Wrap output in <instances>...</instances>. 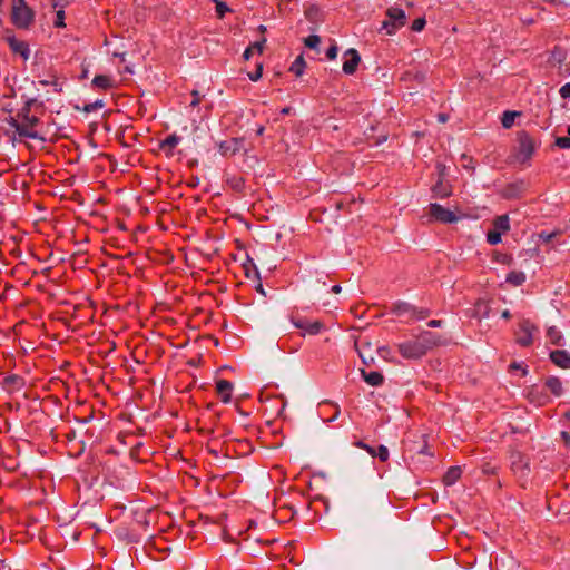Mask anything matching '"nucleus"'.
<instances>
[{
  "mask_svg": "<svg viewBox=\"0 0 570 570\" xmlns=\"http://www.w3.org/2000/svg\"><path fill=\"white\" fill-rule=\"evenodd\" d=\"M501 235H502V233H500V232H497L494 229L490 230L487 235V240L491 245H497L501 242Z\"/></svg>",
  "mask_w": 570,
  "mask_h": 570,
  "instance_id": "obj_30",
  "label": "nucleus"
},
{
  "mask_svg": "<svg viewBox=\"0 0 570 570\" xmlns=\"http://www.w3.org/2000/svg\"><path fill=\"white\" fill-rule=\"evenodd\" d=\"M7 42L11 51L19 55L23 60H28L30 57V49L26 41L17 39L14 36L7 37Z\"/></svg>",
  "mask_w": 570,
  "mask_h": 570,
  "instance_id": "obj_10",
  "label": "nucleus"
},
{
  "mask_svg": "<svg viewBox=\"0 0 570 570\" xmlns=\"http://www.w3.org/2000/svg\"><path fill=\"white\" fill-rule=\"evenodd\" d=\"M515 157L520 163L528 161L535 151L537 144L534 139L525 131L518 132Z\"/></svg>",
  "mask_w": 570,
  "mask_h": 570,
  "instance_id": "obj_4",
  "label": "nucleus"
},
{
  "mask_svg": "<svg viewBox=\"0 0 570 570\" xmlns=\"http://www.w3.org/2000/svg\"><path fill=\"white\" fill-rule=\"evenodd\" d=\"M33 11L24 0H12V22L17 28L28 29L33 22Z\"/></svg>",
  "mask_w": 570,
  "mask_h": 570,
  "instance_id": "obj_2",
  "label": "nucleus"
},
{
  "mask_svg": "<svg viewBox=\"0 0 570 570\" xmlns=\"http://www.w3.org/2000/svg\"><path fill=\"white\" fill-rule=\"evenodd\" d=\"M63 19H65V12H63V10H59L57 12V20L55 22V26L56 27H65Z\"/></svg>",
  "mask_w": 570,
  "mask_h": 570,
  "instance_id": "obj_37",
  "label": "nucleus"
},
{
  "mask_svg": "<svg viewBox=\"0 0 570 570\" xmlns=\"http://www.w3.org/2000/svg\"><path fill=\"white\" fill-rule=\"evenodd\" d=\"M92 86L106 90L112 87V80L108 76L98 75L92 79Z\"/></svg>",
  "mask_w": 570,
  "mask_h": 570,
  "instance_id": "obj_22",
  "label": "nucleus"
},
{
  "mask_svg": "<svg viewBox=\"0 0 570 570\" xmlns=\"http://www.w3.org/2000/svg\"><path fill=\"white\" fill-rule=\"evenodd\" d=\"M262 72H263V66L259 63V65L257 66L256 71H254V72H249V73H248V77H249V79H250L252 81H257L258 79H261V77H262Z\"/></svg>",
  "mask_w": 570,
  "mask_h": 570,
  "instance_id": "obj_34",
  "label": "nucleus"
},
{
  "mask_svg": "<svg viewBox=\"0 0 570 570\" xmlns=\"http://www.w3.org/2000/svg\"><path fill=\"white\" fill-rule=\"evenodd\" d=\"M426 21L424 18H417L412 22L411 29L414 32H420L424 29Z\"/></svg>",
  "mask_w": 570,
  "mask_h": 570,
  "instance_id": "obj_32",
  "label": "nucleus"
},
{
  "mask_svg": "<svg viewBox=\"0 0 570 570\" xmlns=\"http://www.w3.org/2000/svg\"><path fill=\"white\" fill-rule=\"evenodd\" d=\"M529 399H530L531 402L535 401L534 397H533V393L532 392L529 393Z\"/></svg>",
  "mask_w": 570,
  "mask_h": 570,
  "instance_id": "obj_51",
  "label": "nucleus"
},
{
  "mask_svg": "<svg viewBox=\"0 0 570 570\" xmlns=\"http://www.w3.org/2000/svg\"><path fill=\"white\" fill-rule=\"evenodd\" d=\"M547 337L553 345L562 346L564 344L563 335L557 326H550L547 330Z\"/></svg>",
  "mask_w": 570,
  "mask_h": 570,
  "instance_id": "obj_16",
  "label": "nucleus"
},
{
  "mask_svg": "<svg viewBox=\"0 0 570 570\" xmlns=\"http://www.w3.org/2000/svg\"><path fill=\"white\" fill-rule=\"evenodd\" d=\"M546 386L547 389H549V391L556 395V396H560L563 392V386H562V382L559 377L557 376H549L547 380H546Z\"/></svg>",
  "mask_w": 570,
  "mask_h": 570,
  "instance_id": "obj_15",
  "label": "nucleus"
},
{
  "mask_svg": "<svg viewBox=\"0 0 570 570\" xmlns=\"http://www.w3.org/2000/svg\"><path fill=\"white\" fill-rule=\"evenodd\" d=\"M52 85L56 87L57 91H61V88L60 87L58 88V83L57 82H52Z\"/></svg>",
  "mask_w": 570,
  "mask_h": 570,
  "instance_id": "obj_52",
  "label": "nucleus"
},
{
  "mask_svg": "<svg viewBox=\"0 0 570 570\" xmlns=\"http://www.w3.org/2000/svg\"><path fill=\"white\" fill-rule=\"evenodd\" d=\"M429 222H439L443 224H451L458 222L461 216L455 212L444 208L442 205L433 203L429 206Z\"/></svg>",
  "mask_w": 570,
  "mask_h": 570,
  "instance_id": "obj_5",
  "label": "nucleus"
},
{
  "mask_svg": "<svg viewBox=\"0 0 570 570\" xmlns=\"http://www.w3.org/2000/svg\"><path fill=\"white\" fill-rule=\"evenodd\" d=\"M265 42H266V39L263 38L261 41H256L253 45H250L248 48H246V50L243 53L244 59L249 60L250 57L253 56V53H255V52L261 55L263 52Z\"/></svg>",
  "mask_w": 570,
  "mask_h": 570,
  "instance_id": "obj_20",
  "label": "nucleus"
},
{
  "mask_svg": "<svg viewBox=\"0 0 570 570\" xmlns=\"http://www.w3.org/2000/svg\"><path fill=\"white\" fill-rule=\"evenodd\" d=\"M482 305H484V308H485V311H484V313H483V317H488V315H489V311H488V309H489V308H488L487 303H485V302H483V301H479V302L476 303V307H478V308H480Z\"/></svg>",
  "mask_w": 570,
  "mask_h": 570,
  "instance_id": "obj_42",
  "label": "nucleus"
},
{
  "mask_svg": "<svg viewBox=\"0 0 570 570\" xmlns=\"http://www.w3.org/2000/svg\"><path fill=\"white\" fill-rule=\"evenodd\" d=\"M550 360L560 368H570V354L564 350H557L551 352Z\"/></svg>",
  "mask_w": 570,
  "mask_h": 570,
  "instance_id": "obj_13",
  "label": "nucleus"
},
{
  "mask_svg": "<svg viewBox=\"0 0 570 570\" xmlns=\"http://www.w3.org/2000/svg\"><path fill=\"white\" fill-rule=\"evenodd\" d=\"M520 114L517 111H504L501 118L502 126L504 128H511L514 124L515 117Z\"/></svg>",
  "mask_w": 570,
  "mask_h": 570,
  "instance_id": "obj_24",
  "label": "nucleus"
},
{
  "mask_svg": "<svg viewBox=\"0 0 570 570\" xmlns=\"http://www.w3.org/2000/svg\"><path fill=\"white\" fill-rule=\"evenodd\" d=\"M362 376H363L364 381L371 386H380L384 381L383 375L376 371H372V372L362 371Z\"/></svg>",
  "mask_w": 570,
  "mask_h": 570,
  "instance_id": "obj_17",
  "label": "nucleus"
},
{
  "mask_svg": "<svg viewBox=\"0 0 570 570\" xmlns=\"http://www.w3.org/2000/svg\"><path fill=\"white\" fill-rule=\"evenodd\" d=\"M341 291H342V288H341V286H340V285H334V286L332 287V292H333V293H335V294L341 293Z\"/></svg>",
  "mask_w": 570,
  "mask_h": 570,
  "instance_id": "obj_46",
  "label": "nucleus"
},
{
  "mask_svg": "<svg viewBox=\"0 0 570 570\" xmlns=\"http://www.w3.org/2000/svg\"><path fill=\"white\" fill-rule=\"evenodd\" d=\"M416 338L421 346L424 348L425 353H428L429 350L442 344L441 337L429 331L422 332Z\"/></svg>",
  "mask_w": 570,
  "mask_h": 570,
  "instance_id": "obj_11",
  "label": "nucleus"
},
{
  "mask_svg": "<svg viewBox=\"0 0 570 570\" xmlns=\"http://www.w3.org/2000/svg\"><path fill=\"white\" fill-rule=\"evenodd\" d=\"M289 111H291V108H289V107H285V108H283V109H282V111H281V112H282L283 115H288V114H289Z\"/></svg>",
  "mask_w": 570,
  "mask_h": 570,
  "instance_id": "obj_48",
  "label": "nucleus"
},
{
  "mask_svg": "<svg viewBox=\"0 0 570 570\" xmlns=\"http://www.w3.org/2000/svg\"><path fill=\"white\" fill-rule=\"evenodd\" d=\"M448 119H449V116H448V115H445V114H439V115H438V120H439L440 122H442V124L446 122V121H448Z\"/></svg>",
  "mask_w": 570,
  "mask_h": 570,
  "instance_id": "obj_44",
  "label": "nucleus"
},
{
  "mask_svg": "<svg viewBox=\"0 0 570 570\" xmlns=\"http://www.w3.org/2000/svg\"><path fill=\"white\" fill-rule=\"evenodd\" d=\"M259 31H261V32H265V31H266V27H265V26H263V24H261V26H259Z\"/></svg>",
  "mask_w": 570,
  "mask_h": 570,
  "instance_id": "obj_50",
  "label": "nucleus"
},
{
  "mask_svg": "<svg viewBox=\"0 0 570 570\" xmlns=\"http://www.w3.org/2000/svg\"><path fill=\"white\" fill-rule=\"evenodd\" d=\"M525 274L521 271H512L507 275L505 282L511 286H521L525 282Z\"/></svg>",
  "mask_w": 570,
  "mask_h": 570,
  "instance_id": "obj_19",
  "label": "nucleus"
},
{
  "mask_svg": "<svg viewBox=\"0 0 570 570\" xmlns=\"http://www.w3.org/2000/svg\"><path fill=\"white\" fill-rule=\"evenodd\" d=\"M6 122L9 126L7 130L13 134V140L17 138L37 139L39 137L36 130L39 119L31 114L30 102L26 104L16 116H9Z\"/></svg>",
  "mask_w": 570,
  "mask_h": 570,
  "instance_id": "obj_1",
  "label": "nucleus"
},
{
  "mask_svg": "<svg viewBox=\"0 0 570 570\" xmlns=\"http://www.w3.org/2000/svg\"><path fill=\"white\" fill-rule=\"evenodd\" d=\"M433 193L440 198H445L452 194V190L450 187L443 186L442 183H439L434 186Z\"/></svg>",
  "mask_w": 570,
  "mask_h": 570,
  "instance_id": "obj_25",
  "label": "nucleus"
},
{
  "mask_svg": "<svg viewBox=\"0 0 570 570\" xmlns=\"http://www.w3.org/2000/svg\"><path fill=\"white\" fill-rule=\"evenodd\" d=\"M568 137H570V126L567 128Z\"/></svg>",
  "mask_w": 570,
  "mask_h": 570,
  "instance_id": "obj_54",
  "label": "nucleus"
},
{
  "mask_svg": "<svg viewBox=\"0 0 570 570\" xmlns=\"http://www.w3.org/2000/svg\"><path fill=\"white\" fill-rule=\"evenodd\" d=\"M429 315V312H421L420 313V318H424Z\"/></svg>",
  "mask_w": 570,
  "mask_h": 570,
  "instance_id": "obj_49",
  "label": "nucleus"
},
{
  "mask_svg": "<svg viewBox=\"0 0 570 570\" xmlns=\"http://www.w3.org/2000/svg\"><path fill=\"white\" fill-rule=\"evenodd\" d=\"M216 3V13L218 18H223L226 12H229L230 9L227 7L225 2H222L219 0H213Z\"/></svg>",
  "mask_w": 570,
  "mask_h": 570,
  "instance_id": "obj_31",
  "label": "nucleus"
},
{
  "mask_svg": "<svg viewBox=\"0 0 570 570\" xmlns=\"http://www.w3.org/2000/svg\"><path fill=\"white\" fill-rule=\"evenodd\" d=\"M538 332V327L530 321L524 320L519 324L515 333V341L521 346H529L533 342V335Z\"/></svg>",
  "mask_w": 570,
  "mask_h": 570,
  "instance_id": "obj_7",
  "label": "nucleus"
},
{
  "mask_svg": "<svg viewBox=\"0 0 570 570\" xmlns=\"http://www.w3.org/2000/svg\"><path fill=\"white\" fill-rule=\"evenodd\" d=\"M373 458H379L380 461L385 462L389 460L390 453L385 445H380L377 449L372 448V451H367Z\"/></svg>",
  "mask_w": 570,
  "mask_h": 570,
  "instance_id": "obj_23",
  "label": "nucleus"
},
{
  "mask_svg": "<svg viewBox=\"0 0 570 570\" xmlns=\"http://www.w3.org/2000/svg\"><path fill=\"white\" fill-rule=\"evenodd\" d=\"M42 85H49V81H41Z\"/></svg>",
  "mask_w": 570,
  "mask_h": 570,
  "instance_id": "obj_55",
  "label": "nucleus"
},
{
  "mask_svg": "<svg viewBox=\"0 0 570 570\" xmlns=\"http://www.w3.org/2000/svg\"><path fill=\"white\" fill-rule=\"evenodd\" d=\"M564 416L567 417V420L570 422V411H568Z\"/></svg>",
  "mask_w": 570,
  "mask_h": 570,
  "instance_id": "obj_53",
  "label": "nucleus"
},
{
  "mask_svg": "<svg viewBox=\"0 0 570 570\" xmlns=\"http://www.w3.org/2000/svg\"><path fill=\"white\" fill-rule=\"evenodd\" d=\"M561 438L567 445H570V434L568 432H561Z\"/></svg>",
  "mask_w": 570,
  "mask_h": 570,
  "instance_id": "obj_43",
  "label": "nucleus"
},
{
  "mask_svg": "<svg viewBox=\"0 0 570 570\" xmlns=\"http://www.w3.org/2000/svg\"><path fill=\"white\" fill-rule=\"evenodd\" d=\"M305 62L302 57H298L291 66L289 70L295 73L297 77L302 76L304 72Z\"/></svg>",
  "mask_w": 570,
  "mask_h": 570,
  "instance_id": "obj_26",
  "label": "nucleus"
},
{
  "mask_svg": "<svg viewBox=\"0 0 570 570\" xmlns=\"http://www.w3.org/2000/svg\"><path fill=\"white\" fill-rule=\"evenodd\" d=\"M462 470L460 466H451L443 476L445 485H453L461 476Z\"/></svg>",
  "mask_w": 570,
  "mask_h": 570,
  "instance_id": "obj_18",
  "label": "nucleus"
},
{
  "mask_svg": "<svg viewBox=\"0 0 570 570\" xmlns=\"http://www.w3.org/2000/svg\"><path fill=\"white\" fill-rule=\"evenodd\" d=\"M338 49L335 45L331 46L326 51V57L330 60H334L337 57Z\"/></svg>",
  "mask_w": 570,
  "mask_h": 570,
  "instance_id": "obj_36",
  "label": "nucleus"
},
{
  "mask_svg": "<svg viewBox=\"0 0 570 570\" xmlns=\"http://www.w3.org/2000/svg\"><path fill=\"white\" fill-rule=\"evenodd\" d=\"M494 230L505 233L510 229V219L508 215H501L493 220Z\"/></svg>",
  "mask_w": 570,
  "mask_h": 570,
  "instance_id": "obj_21",
  "label": "nucleus"
},
{
  "mask_svg": "<svg viewBox=\"0 0 570 570\" xmlns=\"http://www.w3.org/2000/svg\"><path fill=\"white\" fill-rule=\"evenodd\" d=\"M354 444H355V446H357L360 449H364L365 451H372V446H370L368 444H366L362 441H357Z\"/></svg>",
  "mask_w": 570,
  "mask_h": 570,
  "instance_id": "obj_39",
  "label": "nucleus"
},
{
  "mask_svg": "<svg viewBox=\"0 0 570 570\" xmlns=\"http://www.w3.org/2000/svg\"><path fill=\"white\" fill-rule=\"evenodd\" d=\"M345 61L343 62L342 69L346 75H353L357 70L361 62V56L356 49L351 48L344 52Z\"/></svg>",
  "mask_w": 570,
  "mask_h": 570,
  "instance_id": "obj_9",
  "label": "nucleus"
},
{
  "mask_svg": "<svg viewBox=\"0 0 570 570\" xmlns=\"http://www.w3.org/2000/svg\"><path fill=\"white\" fill-rule=\"evenodd\" d=\"M318 12V8L316 6H312L307 12H306V17L308 19H312L313 16H315L316 13Z\"/></svg>",
  "mask_w": 570,
  "mask_h": 570,
  "instance_id": "obj_38",
  "label": "nucleus"
},
{
  "mask_svg": "<svg viewBox=\"0 0 570 570\" xmlns=\"http://www.w3.org/2000/svg\"><path fill=\"white\" fill-rule=\"evenodd\" d=\"M512 469L513 471L517 473V472H520V476H525L528 474V463H524L521 459L519 462H513L512 463Z\"/></svg>",
  "mask_w": 570,
  "mask_h": 570,
  "instance_id": "obj_27",
  "label": "nucleus"
},
{
  "mask_svg": "<svg viewBox=\"0 0 570 570\" xmlns=\"http://www.w3.org/2000/svg\"><path fill=\"white\" fill-rule=\"evenodd\" d=\"M294 325L302 331V336L317 335L325 328L321 321L297 320L294 321Z\"/></svg>",
  "mask_w": 570,
  "mask_h": 570,
  "instance_id": "obj_8",
  "label": "nucleus"
},
{
  "mask_svg": "<svg viewBox=\"0 0 570 570\" xmlns=\"http://www.w3.org/2000/svg\"><path fill=\"white\" fill-rule=\"evenodd\" d=\"M194 99L190 102V106L195 107L200 102L199 94L198 91H193Z\"/></svg>",
  "mask_w": 570,
  "mask_h": 570,
  "instance_id": "obj_40",
  "label": "nucleus"
},
{
  "mask_svg": "<svg viewBox=\"0 0 570 570\" xmlns=\"http://www.w3.org/2000/svg\"><path fill=\"white\" fill-rule=\"evenodd\" d=\"M419 452L422 453V454H429V452H428V444H426L425 441H424V444H423L422 449Z\"/></svg>",
  "mask_w": 570,
  "mask_h": 570,
  "instance_id": "obj_45",
  "label": "nucleus"
},
{
  "mask_svg": "<svg viewBox=\"0 0 570 570\" xmlns=\"http://www.w3.org/2000/svg\"><path fill=\"white\" fill-rule=\"evenodd\" d=\"M397 351L406 360H417L426 354L416 337L399 343Z\"/></svg>",
  "mask_w": 570,
  "mask_h": 570,
  "instance_id": "obj_6",
  "label": "nucleus"
},
{
  "mask_svg": "<svg viewBox=\"0 0 570 570\" xmlns=\"http://www.w3.org/2000/svg\"><path fill=\"white\" fill-rule=\"evenodd\" d=\"M559 94L563 99L570 98V82L564 83L560 89Z\"/></svg>",
  "mask_w": 570,
  "mask_h": 570,
  "instance_id": "obj_35",
  "label": "nucleus"
},
{
  "mask_svg": "<svg viewBox=\"0 0 570 570\" xmlns=\"http://www.w3.org/2000/svg\"><path fill=\"white\" fill-rule=\"evenodd\" d=\"M556 145L561 149H570V137H558Z\"/></svg>",
  "mask_w": 570,
  "mask_h": 570,
  "instance_id": "obj_33",
  "label": "nucleus"
},
{
  "mask_svg": "<svg viewBox=\"0 0 570 570\" xmlns=\"http://www.w3.org/2000/svg\"><path fill=\"white\" fill-rule=\"evenodd\" d=\"M502 317L505 318V320H509L511 317V314L508 309L503 311L502 312Z\"/></svg>",
  "mask_w": 570,
  "mask_h": 570,
  "instance_id": "obj_47",
  "label": "nucleus"
},
{
  "mask_svg": "<svg viewBox=\"0 0 570 570\" xmlns=\"http://www.w3.org/2000/svg\"><path fill=\"white\" fill-rule=\"evenodd\" d=\"M461 165L463 168L471 170V173H474L475 167L472 157L463 154L461 156Z\"/></svg>",
  "mask_w": 570,
  "mask_h": 570,
  "instance_id": "obj_29",
  "label": "nucleus"
},
{
  "mask_svg": "<svg viewBox=\"0 0 570 570\" xmlns=\"http://www.w3.org/2000/svg\"><path fill=\"white\" fill-rule=\"evenodd\" d=\"M407 17L405 11L399 7H390L386 10V19L382 22L381 29L386 35H394L397 30L405 26Z\"/></svg>",
  "mask_w": 570,
  "mask_h": 570,
  "instance_id": "obj_3",
  "label": "nucleus"
},
{
  "mask_svg": "<svg viewBox=\"0 0 570 570\" xmlns=\"http://www.w3.org/2000/svg\"><path fill=\"white\" fill-rule=\"evenodd\" d=\"M181 138L176 134L169 135L166 139L159 142V148L165 153L167 157H171L174 155V150L177 145L180 142Z\"/></svg>",
  "mask_w": 570,
  "mask_h": 570,
  "instance_id": "obj_14",
  "label": "nucleus"
},
{
  "mask_svg": "<svg viewBox=\"0 0 570 570\" xmlns=\"http://www.w3.org/2000/svg\"><path fill=\"white\" fill-rule=\"evenodd\" d=\"M233 390V383L227 380H219L216 382V392L223 403L230 402Z\"/></svg>",
  "mask_w": 570,
  "mask_h": 570,
  "instance_id": "obj_12",
  "label": "nucleus"
},
{
  "mask_svg": "<svg viewBox=\"0 0 570 570\" xmlns=\"http://www.w3.org/2000/svg\"><path fill=\"white\" fill-rule=\"evenodd\" d=\"M304 43L306 47L311 49H316L321 43V38L316 35H311L307 38H305Z\"/></svg>",
  "mask_w": 570,
  "mask_h": 570,
  "instance_id": "obj_28",
  "label": "nucleus"
},
{
  "mask_svg": "<svg viewBox=\"0 0 570 570\" xmlns=\"http://www.w3.org/2000/svg\"><path fill=\"white\" fill-rule=\"evenodd\" d=\"M442 321L441 320H431L429 323H428V326L429 327H440L442 326Z\"/></svg>",
  "mask_w": 570,
  "mask_h": 570,
  "instance_id": "obj_41",
  "label": "nucleus"
}]
</instances>
